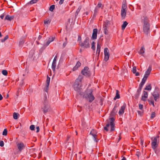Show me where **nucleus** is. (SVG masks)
Wrapping results in <instances>:
<instances>
[{
	"mask_svg": "<svg viewBox=\"0 0 160 160\" xmlns=\"http://www.w3.org/2000/svg\"><path fill=\"white\" fill-rule=\"evenodd\" d=\"M144 84V83L143 82H141L140 84V85H139V86L138 89L140 88V90H141Z\"/></svg>",
	"mask_w": 160,
	"mask_h": 160,
	"instance_id": "obj_38",
	"label": "nucleus"
},
{
	"mask_svg": "<svg viewBox=\"0 0 160 160\" xmlns=\"http://www.w3.org/2000/svg\"><path fill=\"white\" fill-rule=\"evenodd\" d=\"M139 109L142 110L143 108V106L142 104H139Z\"/></svg>",
	"mask_w": 160,
	"mask_h": 160,
	"instance_id": "obj_51",
	"label": "nucleus"
},
{
	"mask_svg": "<svg viewBox=\"0 0 160 160\" xmlns=\"http://www.w3.org/2000/svg\"><path fill=\"white\" fill-rule=\"evenodd\" d=\"M4 17V15L3 14H2L0 16V18L2 19H3Z\"/></svg>",
	"mask_w": 160,
	"mask_h": 160,
	"instance_id": "obj_62",
	"label": "nucleus"
},
{
	"mask_svg": "<svg viewBox=\"0 0 160 160\" xmlns=\"http://www.w3.org/2000/svg\"><path fill=\"white\" fill-rule=\"evenodd\" d=\"M55 8V5H52L50 6L49 8V10L51 11L52 12Z\"/></svg>",
	"mask_w": 160,
	"mask_h": 160,
	"instance_id": "obj_33",
	"label": "nucleus"
},
{
	"mask_svg": "<svg viewBox=\"0 0 160 160\" xmlns=\"http://www.w3.org/2000/svg\"><path fill=\"white\" fill-rule=\"evenodd\" d=\"M56 62L53 61L52 65V68L53 70L54 71L55 70L56 67Z\"/></svg>",
	"mask_w": 160,
	"mask_h": 160,
	"instance_id": "obj_21",
	"label": "nucleus"
},
{
	"mask_svg": "<svg viewBox=\"0 0 160 160\" xmlns=\"http://www.w3.org/2000/svg\"><path fill=\"white\" fill-rule=\"evenodd\" d=\"M67 44V41L66 40L65 42H64V43L63 44L62 46H63V48H64L66 46Z\"/></svg>",
	"mask_w": 160,
	"mask_h": 160,
	"instance_id": "obj_52",
	"label": "nucleus"
},
{
	"mask_svg": "<svg viewBox=\"0 0 160 160\" xmlns=\"http://www.w3.org/2000/svg\"><path fill=\"white\" fill-rule=\"evenodd\" d=\"M85 97L88 99L90 102H92L94 99V97L92 95L91 92L89 94H88L87 97L85 96Z\"/></svg>",
	"mask_w": 160,
	"mask_h": 160,
	"instance_id": "obj_10",
	"label": "nucleus"
},
{
	"mask_svg": "<svg viewBox=\"0 0 160 160\" xmlns=\"http://www.w3.org/2000/svg\"><path fill=\"white\" fill-rule=\"evenodd\" d=\"M81 73L82 74L87 77H89L91 75L89 68L87 67H84V69L82 71Z\"/></svg>",
	"mask_w": 160,
	"mask_h": 160,
	"instance_id": "obj_7",
	"label": "nucleus"
},
{
	"mask_svg": "<svg viewBox=\"0 0 160 160\" xmlns=\"http://www.w3.org/2000/svg\"><path fill=\"white\" fill-rule=\"evenodd\" d=\"M155 117V113L154 112H152L151 114V117L153 118Z\"/></svg>",
	"mask_w": 160,
	"mask_h": 160,
	"instance_id": "obj_50",
	"label": "nucleus"
},
{
	"mask_svg": "<svg viewBox=\"0 0 160 160\" xmlns=\"http://www.w3.org/2000/svg\"><path fill=\"white\" fill-rule=\"evenodd\" d=\"M137 112H138V115H139L140 116L142 115V112L141 111H137Z\"/></svg>",
	"mask_w": 160,
	"mask_h": 160,
	"instance_id": "obj_57",
	"label": "nucleus"
},
{
	"mask_svg": "<svg viewBox=\"0 0 160 160\" xmlns=\"http://www.w3.org/2000/svg\"><path fill=\"white\" fill-rule=\"evenodd\" d=\"M126 9H122L121 10V15L122 17H125L126 15Z\"/></svg>",
	"mask_w": 160,
	"mask_h": 160,
	"instance_id": "obj_23",
	"label": "nucleus"
},
{
	"mask_svg": "<svg viewBox=\"0 0 160 160\" xmlns=\"http://www.w3.org/2000/svg\"><path fill=\"white\" fill-rule=\"evenodd\" d=\"M81 8L80 7H79L77 9L76 12V14H75V15H77L79 13V12L80 10H81Z\"/></svg>",
	"mask_w": 160,
	"mask_h": 160,
	"instance_id": "obj_45",
	"label": "nucleus"
},
{
	"mask_svg": "<svg viewBox=\"0 0 160 160\" xmlns=\"http://www.w3.org/2000/svg\"><path fill=\"white\" fill-rule=\"evenodd\" d=\"M126 4H123L122 6V9H126Z\"/></svg>",
	"mask_w": 160,
	"mask_h": 160,
	"instance_id": "obj_47",
	"label": "nucleus"
},
{
	"mask_svg": "<svg viewBox=\"0 0 160 160\" xmlns=\"http://www.w3.org/2000/svg\"><path fill=\"white\" fill-rule=\"evenodd\" d=\"M141 90H140V88L138 89L137 92L134 95V97L135 99H137L138 98L140 95Z\"/></svg>",
	"mask_w": 160,
	"mask_h": 160,
	"instance_id": "obj_16",
	"label": "nucleus"
},
{
	"mask_svg": "<svg viewBox=\"0 0 160 160\" xmlns=\"http://www.w3.org/2000/svg\"><path fill=\"white\" fill-rule=\"evenodd\" d=\"M147 79V78L144 77L142 80V82H143L144 83H145Z\"/></svg>",
	"mask_w": 160,
	"mask_h": 160,
	"instance_id": "obj_49",
	"label": "nucleus"
},
{
	"mask_svg": "<svg viewBox=\"0 0 160 160\" xmlns=\"http://www.w3.org/2000/svg\"><path fill=\"white\" fill-rule=\"evenodd\" d=\"M104 33L105 34L107 35L108 33V30L107 29V26L105 25V27L104 29Z\"/></svg>",
	"mask_w": 160,
	"mask_h": 160,
	"instance_id": "obj_35",
	"label": "nucleus"
},
{
	"mask_svg": "<svg viewBox=\"0 0 160 160\" xmlns=\"http://www.w3.org/2000/svg\"><path fill=\"white\" fill-rule=\"evenodd\" d=\"M143 30L144 33L148 34L150 31L149 24L148 20L145 19L144 21V25L143 27Z\"/></svg>",
	"mask_w": 160,
	"mask_h": 160,
	"instance_id": "obj_4",
	"label": "nucleus"
},
{
	"mask_svg": "<svg viewBox=\"0 0 160 160\" xmlns=\"http://www.w3.org/2000/svg\"><path fill=\"white\" fill-rule=\"evenodd\" d=\"M55 38V37H50L48 38V40L51 42L54 41Z\"/></svg>",
	"mask_w": 160,
	"mask_h": 160,
	"instance_id": "obj_30",
	"label": "nucleus"
},
{
	"mask_svg": "<svg viewBox=\"0 0 160 160\" xmlns=\"http://www.w3.org/2000/svg\"><path fill=\"white\" fill-rule=\"evenodd\" d=\"M8 35L6 36L4 38V39H1V41L2 42H4L5 40L8 39Z\"/></svg>",
	"mask_w": 160,
	"mask_h": 160,
	"instance_id": "obj_42",
	"label": "nucleus"
},
{
	"mask_svg": "<svg viewBox=\"0 0 160 160\" xmlns=\"http://www.w3.org/2000/svg\"><path fill=\"white\" fill-rule=\"evenodd\" d=\"M50 22L51 20H50L47 19L44 20V23L45 24H48L50 23Z\"/></svg>",
	"mask_w": 160,
	"mask_h": 160,
	"instance_id": "obj_31",
	"label": "nucleus"
},
{
	"mask_svg": "<svg viewBox=\"0 0 160 160\" xmlns=\"http://www.w3.org/2000/svg\"><path fill=\"white\" fill-rule=\"evenodd\" d=\"M24 43V41L22 40H21L19 42V46H20V47H22V44Z\"/></svg>",
	"mask_w": 160,
	"mask_h": 160,
	"instance_id": "obj_41",
	"label": "nucleus"
},
{
	"mask_svg": "<svg viewBox=\"0 0 160 160\" xmlns=\"http://www.w3.org/2000/svg\"><path fill=\"white\" fill-rule=\"evenodd\" d=\"M110 122L108 123L106 127H104V129L106 131H108V128H109V126H110L111 131H112L114 130V119L113 118H110Z\"/></svg>",
	"mask_w": 160,
	"mask_h": 160,
	"instance_id": "obj_3",
	"label": "nucleus"
},
{
	"mask_svg": "<svg viewBox=\"0 0 160 160\" xmlns=\"http://www.w3.org/2000/svg\"><path fill=\"white\" fill-rule=\"evenodd\" d=\"M126 106V105L125 104L121 107V108H120V109L119 112H118L119 114V115H122V114H123V113H124V110H125V109Z\"/></svg>",
	"mask_w": 160,
	"mask_h": 160,
	"instance_id": "obj_15",
	"label": "nucleus"
},
{
	"mask_svg": "<svg viewBox=\"0 0 160 160\" xmlns=\"http://www.w3.org/2000/svg\"><path fill=\"white\" fill-rule=\"evenodd\" d=\"M8 131L6 129H5L2 132V135L4 136H6L7 134Z\"/></svg>",
	"mask_w": 160,
	"mask_h": 160,
	"instance_id": "obj_34",
	"label": "nucleus"
},
{
	"mask_svg": "<svg viewBox=\"0 0 160 160\" xmlns=\"http://www.w3.org/2000/svg\"><path fill=\"white\" fill-rule=\"evenodd\" d=\"M132 71L133 73H135L136 72V67H135V66L133 68V69H132Z\"/></svg>",
	"mask_w": 160,
	"mask_h": 160,
	"instance_id": "obj_44",
	"label": "nucleus"
},
{
	"mask_svg": "<svg viewBox=\"0 0 160 160\" xmlns=\"http://www.w3.org/2000/svg\"><path fill=\"white\" fill-rule=\"evenodd\" d=\"M2 73L3 75L6 76L7 75L8 72L6 70H3L2 71Z\"/></svg>",
	"mask_w": 160,
	"mask_h": 160,
	"instance_id": "obj_39",
	"label": "nucleus"
},
{
	"mask_svg": "<svg viewBox=\"0 0 160 160\" xmlns=\"http://www.w3.org/2000/svg\"><path fill=\"white\" fill-rule=\"evenodd\" d=\"M18 149L19 151H22L24 148L25 146L22 142H20L17 144Z\"/></svg>",
	"mask_w": 160,
	"mask_h": 160,
	"instance_id": "obj_13",
	"label": "nucleus"
},
{
	"mask_svg": "<svg viewBox=\"0 0 160 160\" xmlns=\"http://www.w3.org/2000/svg\"><path fill=\"white\" fill-rule=\"evenodd\" d=\"M152 95L154 98V99L157 101V99L159 98V93L156 92H154L153 93Z\"/></svg>",
	"mask_w": 160,
	"mask_h": 160,
	"instance_id": "obj_17",
	"label": "nucleus"
},
{
	"mask_svg": "<svg viewBox=\"0 0 160 160\" xmlns=\"http://www.w3.org/2000/svg\"><path fill=\"white\" fill-rule=\"evenodd\" d=\"M151 70H152V68H151V67L149 66L148 68L147 71L145 72V73L144 75V77L147 78L148 77L149 75L150 74Z\"/></svg>",
	"mask_w": 160,
	"mask_h": 160,
	"instance_id": "obj_12",
	"label": "nucleus"
},
{
	"mask_svg": "<svg viewBox=\"0 0 160 160\" xmlns=\"http://www.w3.org/2000/svg\"><path fill=\"white\" fill-rule=\"evenodd\" d=\"M50 78L48 76H47V79L46 80V86L48 87L49 85V83L50 81Z\"/></svg>",
	"mask_w": 160,
	"mask_h": 160,
	"instance_id": "obj_26",
	"label": "nucleus"
},
{
	"mask_svg": "<svg viewBox=\"0 0 160 160\" xmlns=\"http://www.w3.org/2000/svg\"><path fill=\"white\" fill-rule=\"evenodd\" d=\"M89 40V38L87 37L85 39L83 42H80L79 44L80 46L82 47L85 48L89 47L90 46Z\"/></svg>",
	"mask_w": 160,
	"mask_h": 160,
	"instance_id": "obj_6",
	"label": "nucleus"
},
{
	"mask_svg": "<svg viewBox=\"0 0 160 160\" xmlns=\"http://www.w3.org/2000/svg\"><path fill=\"white\" fill-rule=\"evenodd\" d=\"M103 6L102 5V3L100 2H99L98 3L97 5L96 6L97 8H98L99 9L100 8H102Z\"/></svg>",
	"mask_w": 160,
	"mask_h": 160,
	"instance_id": "obj_32",
	"label": "nucleus"
},
{
	"mask_svg": "<svg viewBox=\"0 0 160 160\" xmlns=\"http://www.w3.org/2000/svg\"><path fill=\"white\" fill-rule=\"evenodd\" d=\"M43 99L44 101L43 102V106L42 107V109L43 112L46 113L48 112L49 108V106L48 105L47 101V97L46 95L44 96Z\"/></svg>",
	"mask_w": 160,
	"mask_h": 160,
	"instance_id": "obj_5",
	"label": "nucleus"
},
{
	"mask_svg": "<svg viewBox=\"0 0 160 160\" xmlns=\"http://www.w3.org/2000/svg\"><path fill=\"white\" fill-rule=\"evenodd\" d=\"M145 48L144 46L142 47L140 51H139L138 53L139 54L143 55L145 52Z\"/></svg>",
	"mask_w": 160,
	"mask_h": 160,
	"instance_id": "obj_19",
	"label": "nucleus"
},
{
	"mask_svg": "<svg viewBox=\"0 0 160 160\" xmlns=\"http://www.w3.org/2000/svg\"><path fill=\"white\" fill-rule=\"evenodd\" d=\"M148 102H149L150 105H152L153 107H154V101L152 99H150V98L148 100Z\"/></svg>",
	"mask_w": 160,
	"mask_h": 160,
	"instance_id": "obj_29",
	"label": "nucleus"
},
{
	"mask_svg": "<svg viewBox=\"0 0 160 160\" xmlns=\"http://www.w3.org/2000/svg\"><path fill=\"white\" fill-rule=\"evenodd\" d=\"M109 21H106V22H105V25H106V26L108 25V24L109 23Z\"/></svg>",
	"mask_w": 160,
	"mask_h": 160,
	"instance_id": "obj_60",
	"label": "nucleus"
},
{
	"mask_svg": "<svg viewBox=\"0 0 160 160\" xmlns=\"http://www.w3.org/2000/svg\"><path fill=\"white\" fill-rule=\"evenodd\" d=\"M97 13L96 12H94V13L92 16V18H94L96 17Z\"/></svg>",
	"mask_w": 160,
	"mask_h": 160,
	"instance_id": "obj_56",
	"label": "nucleus"
},
{
	"mask_svg": "<svg viewBox=\"0 0 160 160\" xmlns=\"http://www.w3.org/2000/svg\"><path fill=\"white\" fill-rule=\"evenodd\" d=\"M143 143H144L143 140L141 139V144L142 146L143 145Z\"/></svg>",
	"mask_w": 160,
	"mask_h": 160,
	"instance_id": "obj_58",
	"label": "nucleus"
},
{
	"mask_svg": "<svg viewBox=\"0 0 160 160\" xmlns=\"http://www.w3.org/2000/svg\"><path fill=\"white\" fill-rule=\"evenodd\" d=\"M50 43V42L49 41L47 40L46 42L44 44L43 46L45 48L47 46L49 45Z\"/></svg>",
	"mask_w": 160,
	"mask_h": 160,
	"instance_id": "obj_40",
	"label": "nucleus"
},
{
	"mask_svg": "<svg viewBox=\"0 0 160 160\" xmlns=\"http://www.w3.org/2000/svg\"><path fill=\"white\" fill-rule=\"evenodd\" d=\"M92 48L93 50L95 49V42H93L92 43Z\"/></svg>",
	"mask_w": 160,
	"mask_h": 160,
	"instance_id": "obj_43",
	"label": "nucleus"
},
{
	"mask_svg": "<svg viewBox=\"0 0 160 160\" xmlns=\"http://www.w3.org/2000/svg\"><path fill=\"white\" fill-rule=\"evenodd\" d=\"M13 16H11L9 15H6L5 18V20H7L9 21H11L13 19Z\"/></svg>",
	"mask_w": 160,
	"mask_h": 160,
	"instance_id": "obj_20",
	"label": "nucleus"
},
{
	"mask_svg": "<svg viewBox=\"0 0 160 160\" xmlns=\"http://www.w3.org/2000/svg\"><path fill=\"white\" fill-rule=\"evenodd\" d=\"M64 0H60L59 2V4L60 5L62 4L63 3Z\"/></svg>",
	"mask_w": 160,
	"mask_h": 160,
	"instance_id": "obj_54",
	"label": "nucleus"
},
{
	"mask_svg": "<svg viewBox=\"0 0 160 160\" xmlns=\"http://www.w3.org/2000/svg\"><path fill=\"white\" fill-rule=\"evenodd\" d=\"M135 73V75L136 76H138L139 75V72H136Z\"/></svg>",
	"mask_w": 160,
	"mask_h": 160,
	"instance_id": "obj_63",
	"label": "nucleus"
},
{
	"mask_svg": "<svg viewBox=\"0 0 160 160\" xmlns=\"http://www.w3.org/2000/svg\"><path fill=\"white\" fill-rule=\"evenodd\" d=\"M83 78L82 75H79L76 79L74 85V90L78 92H79L82 89V81Z\"/></svg>",
	"mask_w": 160,
	"mask_h": 160,
	"instance_id": "obj_1",
	"label": "nucleus"
},
{
	"mask_svg": "<svg viewBox=\"0 0 160 160\" xmlns=\"http://www.w3.org/2000/svg\"><path fill=\"white\" fill-rule=\"evenodd\" d=\"M119 95L118 93V90H116V93L115 97L114 98V100H115L117 99H119L120 98Z\"/></svg>",
	"mask_w": 160,
	"mask_h": 160,
	"instance_id": "obj_27",
	"label": "nucleus"
},
{
	"mask_svg": "<svg viewBox=\"0 0 160 160\" xmlns=\"http://www.w3.org/2000/svg\"><path fill=\"white\" fill-rule=\"evenodd\" d=\"M128 23L126 21H124V22L123 24L122 25V30L124 29L128 25Z\"/></svg>",
	"mask_w": 160,
	"mask_h": 160,
	"instance_id": "obj_25",
	"label": "nucleus"
},
{
	"mask_svg": "<svg viewBox=\"0 0 160 160\" xmlns=\"http://www.w3.org/2000/svg\"><path fill=\"white\" fill-rule=\"evenodd\" d=\"M3 98V97L1 94H0V101Z\"/></svg>",
	"mask_w": 160,
	"mask_h": 160,
	"instance_id": "obj_64",
	"label": "nucleus"
},
{
	"mask_svg": "<svg viewBox=\"0 0 160 160\" xmlns=\"http://www.w3.org/2000/svg\"><path fill=\"white\" fill-rule=\"evenodd\" d=\"M148 94L147 92L144 91L143 95L142 96L141 99L143 101H145L148 98Z\"/></svg>",
	"mask_w": 160,
	"mask_h": 160,
	"instance_id": "obj_14",
	"label": "nucleus"
},
{
	"mask_svg": "<svg viewBox=\"0 0 160 160\" xmlns=\"http://www.w3.org/2000/svg\"><path fill=\"white\" fill-rule=\"evenodd\" d=\"M36 130H37V131H36L37 132H39V130H40L39 127L38 126V127H36Z\"/></svg>",
	"mask_w": 160,
	"mask_h": 160,
	"instance_id": "obj_55",
	"label": "nucleus"
},
{
	"mask_svg": "<svg viewBox=\"0 0 160 160\" xmlns=\"http://www.w3.org/2000/svg\"><path fill=\"white\" fill-rule=\"evenodd\" d=\"M117 112V106H115L114 108H113L112 111V112L114 114H115Z\"/></svg>",
	"mask_w": 160,
	"mask_h": 160,
	"instance_id": "obj_36",
	"label": "nucleus"
},
{
	"mask_svg": "<svg viewBox=\"0 0 160 160\" xmlns=\"http://www.w3.org/2000/svg\"><path fill=\"white\" fill-rule=\"evenodd\" d=\"M99 11V9L98 8H97L96 7H95V9L94 11V12H96L97 13V12H98V11Z\"/></svg>",
	"mask_w": 160,
	"mask_h": 160,
	"instance_id": "obj_53",
	"label": "nucleus"
},
{
	"mask_svg": "<svg viewBox=\"0 0 160 160\" xmlns=\"http://www.w3.org/2000/svg\"><path fill=\"white\" fill-rule=\"evenodd\" d=\"M159 136H158L155 137H152L151 138L152 140V147L155 151L156 153L155 150L158 146L159 143Z\"/></svg>",
	"mask_w": 160,
	"mask_h": 160,
	"instance_id": "obj_2",
	"label": "nucleus"
},
{
	"mask_svg": "<svg viewBox=\"0 0 160 160\" xmlns=\"http://www.w3.org/2000/svg\"><path fill=\"white\" fill-rule=\"evenodd\" d=\"M104 54L105 61H107L108 60L109 57V50L107 48H105L104 49Z\"/></svg>",
	"mask_w": 160,
	"mask_h": 160,
	"instance_id": "obj_8",
	"label": "nucleus"
},
{
	"mask_svg": "<svg viewBox=\"0 0 160 160\" xmlns=\"http://www.w3.org/2000/svg\"><path fill=\"white\" fill-rule=\"evenodd\" d=\"M97 133V132L96 131L93 129L91 131L90 133V134L93 136L94 140L96 142H98V139H97L96 138Z\"/></svg>",
	"mask_w": 160,
	"mask_h": 160,
	"instance_id": "obj_9",
	"label": "nucleus"
},
{
	"mask_svg": "<svg viewBox=\"0 0 160 160\" xmlns=\"http://www.w3.org/2000/svg\"><path fill=\"white\" fill-rule=\"evenodd\" d=\"M4 143L3 141H0V146L1 147H2L4 146Z\"/></svg>",
	"mask_w": 160,
	"mask_h": 160,
	"instance_id": "obj_48",
	"label": "nucleus"
},
{
	"mask_svg": "<svg viewBox=\"0 0 160 160\" xmlns=\"http://www.w3.org/2000/svg\"><path fill=\"white\" fill-rule=\"evenodd\" d=\"M19 114L17 113L14 112L13 114V118L15 120L17 119Z\"/></svg>",
	"mask_w": 160,
	"mask_h": 160,
	"instance_id": "obj_24",
	"label": "nucleus"
},
{
	"mask_svg": "<svg viewBox=\"0 0 160 160\" xmlns=\"http://www.w3.org/2000/svg\"><path fill=\"white\" fill-rule=\"evenodd\" d=\"M39 0H32L30 2L31 4H33L36 3Z\"/></svg>",
	"mask_w": 160,
	"mask_h": 160,
	"instance_id": "obj_37",
	"label": "nucleus"
},
{
	"mask_svg": "<svg viewBox=\"0 0 160 160\" xmlns=\"http://www.w3.org/2000/svg\"><path fill=\"white\" fill-rule=\"evenodd\" d=\"M97 29L95 28L93 30V33L92 37V39H97Z\"/></svg>",
	"mask_w": 160,
	"mask_h": 160,
	"instance_id": "obj_11",
	"label": "nucleus"
},
{
	"mask_svg": "<svg viewBox=\"0 0 160 160\" xmlns=\"http://www.w3.org/2000/svg\"><path fill=\"white\" fill-rule=\"evenodd\" d=\"M35 126L33 125H31L30 127V129L31 130H34Z\"/></svg>",
	"mask_w": 160,
	"mask_h": 160,
	"instance_id": "obj_46",
	"label": "nucleus"
},
{
	"mask_svg": "<svg viewBox=\"0 0 160 160\" xmlns=\"http://www.w3.org/2000/svg\"><path fill=\"white\" fill-rule=\"evenodd\" d=\"M81 38L80 36H78V41H80V42H81Z\"/></svg>",
	"mask_w": 160,
	"mask_h": 160,
	"instance_id": "obj_61",
	"label": "nucleus"
},
{
	"mask_svg": "<svg viewBox=\"0 0 160 160\" xmlns=\"http://www.w3.org/2000/svg\"><path fill=\"white\" fill-rule=\"evenodd\" d=\"M81 65V63L79 62H78L76 65L73 68V71L76 70Z\"/></svg>",
	"mask_w": 160,
	"mask_h": 160,
	"instance_id": "obj_18",
	"label": "nucleus"
},
{
	"mask_svg": "<svg viewBox=\"0 0 160 160\" xmlns=\"http://www.w3.org/2000/svg\"><path fill=\"white\" fill-rule=\"evenodd\" d=\"M57 56H56L53 60V61L57 62Z\"/></svg>",
	"mask_w": 160,
	"mask_h": 160,
	"instance_id": "obj_59",
	"label": "nucleus"
},
{
	"mask_svg": "<svg viewBox=\"0 0 160 160\" xmlns=\"http://www.w3.org/2000/svg\"><path fill=\"white\" fill-rule=\"evenodd\" d=\"M152 87L150 84H149L148 85L146 86L145 89L150 91L151 90Z\"/></svg>",
	"mask_w": 160,
	"mask_h": 160,
	"instance_id": "obj_28",
	"label": "nucleus"
},
{
	"mask_svg": "<svg viewBox=\"0 0 160 160\" xmlns=\"http://www.w3.org/2000/svg\"><path fill=\"white\" fill-rule=\"evenodd\" d=\"M101 46L98 43L97 46V53H98V55L99 54L100 51Z\"/></svg>",
	"mask_w": 160,
	"mask_h": 160,
	"instance_id": "obj_22",
	"label": "nucleus"
}]
</instances>
